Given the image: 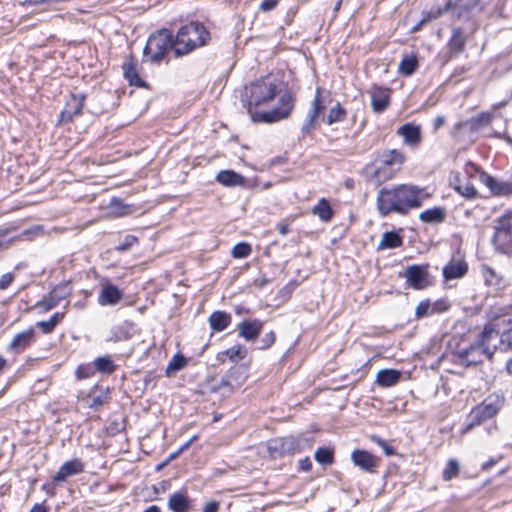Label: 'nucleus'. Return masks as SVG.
<instances>
[{"label": "nucleus", "mask_w": 512, "mask_h": 512, "mask_svg": "<svg viewBox=\"0 0 512 512\" xmlns=\"http://www.w3.org/2000/svg\"><path fill=\"white\" fill-rule=\"evenodd\" d=\"M224 354L228 356L232 362H237L247 356V349L243 345L237 344L225 350Z\"/></svg>", "instance_id": "obj_42"}, {"label": "nucleus", "mask_w": 512, "mask_h": 512, "mask_svg": "<svg viewBox=\"0 0 512 512\" xmlns=\"http://www.w3.org/2000/svg\"><path fill=\"white\" fill-rule=\"evenodd\" d=\"M89 397L91 399L89 407L97 410L99 407H101L108 401L109 390L95 386L94 388L91 389Z\"/></svg>", "instance_id": "obj_32"}, {"label": "nucleus", "mask_w": 512, "mask_h": 512, "mask_svg": "<svg viewBox=\"0 0 512 512\" xmlns=\"http://www.w3.org/2000/svg\"><path fill=\"white\" fill-rule=\"evenodd\" d=\"M132 337L131 334V324L129 323H122L113 325L109 333L106 337V342L109 343H117L121 341H127Z\"/></svg>", "instance_id": "obj_22"}, {"label": "nucleus", "mask_w": 512, "mask_h": 512, "mask_svg": "<svg viewBox=\"0 0 512 512\" xmlns=\"http://www.w3.org/2000/svg\"><path fill=\"white\" fill-rule=\"evenodd\" d=\"M248 113L254 122L274 123L287 119L295 106V96L280 90L275 77L266 76L245 87Z\"/></svg>", "instance_id": "obj_1"}, {"label": "nucleus", "mask_w": 512, "mask_h": 512, "mask_svg": "<svg viewBox=\"0 0 512 512\" xmlns=\"http://www.w3.org/2000/svg\"><path fill=\"white\" fill-rule=\"evenodd\" d=\"M371 97V107L373 112L380 114L390 105V89L372 85L368 91Z\"/></svg>", "instance_id": "obj_15"}, {"label": "nucleus", "mask_w": 512, "mask_h": 512, "mask_svg": "<svg viewBox=\"0 0 512 512\" xmlns=\"http://www.w3.org/2000/svg\"><path fill=\"white\" fill-rule=\"evenodd\" d=\"M174 41L170 30L160 29L149 36L143 55L150 62L159 63L170 49L174 51Z\"/></svg>", "instance_id": "obj_6"}, {"label": "nucleus", "mask_w": 512, "mask_h": 512, "mask_svg": "<svg viewBox=\"0 0 512 512\" xmlns=\"http://www.w3.org/2000/svg\"><path fill=\"white\" fill-rule=\"evenodd\" d=\"M495 342H497L496 329L486 325L470 346L455 351L456 361L465 366L481 364L484 359L492 361L497 350Z\"/></svg>", "instance_id": "obj_4"}, {"label": "nucleus", "mask_w": 512, "mask_h": 512, "mask_svg": "<svg viewBox=\"0 0 512 512\" xmlns=\"http://www.w3.org/2000/svg\"><path fill=\"white\" fill-rule=\"evenodd\" d=\"M429 264L424 265H409L405 269L403 277L409 287L415 290H422L430 285L429 281Z\"/></svg>", "instance_id": "obj_10"}, {"label": "nucleus", "mask_w": 512, "mask_h": 512, "mask_svg": "<svg viewBox=\"0 0 512 512\" xmlns=\"http://www.w3.org/2000/svg\"><path fill=\"white\" fill-rule=\"evenodd\" d=\"M369 438L372 442H374L383 449V452L386 456H391L395 454V449L381 437L377 435H370Z\"/></svg>", "instance_id": "obj_51"}, {"label": "nucleus", "mask_w": 512, "mask_h": 512, "mask_svg": "<svg viewBox=\"0 0 512 512\" xmlns=\"http://www.w3.org/2000/svg\"><path fill=\"white\" fill-rule=\"evenodd\" d=\"M218 509L219 503L216 501H211L204 506L202 512H217Z\"/></svg>", "instance_id": "obj_61"}, {"label": "nucleus", "mask_w": 512, "mask_h": 512, "mask_svg": "<svg viewBox=\"0 0 512 512\" xmlns=\"http://www.w3.org/2000/svg\"><path fill=\"white\" fill-rule=\"evenodd\" d=\"M493 114L490 112H481L465 121L458 122L454 127V135L457 136L462 131L477 132L491 124Z\"/></svg>", "instance_id": "obj_12"}, {"label": "nucleus", "mask_w": 512, "mask_h": 512, "mask_svg": "<svg viewBox=\"0 0 512 512\" xmlns=\"http://www.w3.org/2000/svg\"><path fill=\"white\" fill-rule=\"evenodd\" d=\"M123 73L125 79L130 83V85L136 86V87H144L145 82L140 78L136 65L132 62H125L122 66Z\"/></svg>", "instance_id": "obj_31"}, {"label": "nucleus", "mask_w": 512, "mask_h": 512, "mask_svg": "<svg viewBox=\"0 0 512 512\" xmlns=\"http://www.w3.org/2000/svg\"><path fill=\"white\" fill-rule=\"evenodd\" d=\"M123 298V292L115 285L108 284L102 287L98 296V303L102 306L116 305Z\"/></svg>", "instance_id": "obj_21"}, {"label": "nucleus", "mask_w": 512, "mask_h": 512, "mask_svg": "<svg viewBox=\"0 0 512 512\" xmlns=\"http://www.w3.org/2000/svg\"><path fill=\"white\" fill-rule=\"evenodd\" d=\"M168 507L173 512H188L189 499L184 492H176L170 495Z\"/></svg>", "instance_id": "obj_29"}, {"label": "nucleus", "mask_w": 512, "mask_h": 512, "mask_svg": "<svg viewBox=\"0 0 512 512\" xmlns=\"http://www.w3.org/2000/svg\"><path fill=\"white\" fill-rule=\"evenodd\" d=\"M59 303L51 296V293L43 300L37 303V307L41 308L43 311L48 312L55 308Z\"/></svg>", "instance_id": "obj_53"}, {"label": "nucleus", "mask_w": 512, "mask_h": 512, "mask_svg": "<svg viewBox=\"0 0 512 512\" xmlns=\"http://www.w3.org/2000/svg\"><path fill=\"white\" fill-rule=\"evenodd\" d=\"M312 214L323 222H329L333 218L334 211L326 198H321L312 208Z\"/></svg>", "instance_id": "obj_28"}, {"label": "nucleus", "mask_w": 512, "mask_h": 512, "mask_svg": "<svg viewBox=\"0 0 512 512\" xmlns=\"http://www.w3.org/2000/svg\"><path fill=\"white\" fill-rule=\"evenodd\" d=\"M137 243H138V238L136 236L127 234L122 238V240L115 247V249L120 252L128 251Z\"/></svg>", "instance_id": "obj_48"}, {"label": "nucleus", "mask_w": 512, "mask_h": 512, "mask_svg": "<svg viewBox=\"0 0 512 512\" xmlns=\"http://www.w3.org/2000/svg\"><path fill=\"white\" fill-rule=\"evenodd\" d=\"M401 373L394 369H382L377 373L376 382L382 387H391L398 383Z\"/></svg>", "instance_id": "obj_27"}, {"label": "nucleus", "mask_w": 512, "mask_h": 512, "mask_svg": "<svg viewBox=\"0 0 512 512\" xmlns=\"http://www.w3.org/2000/svg\"><path fill=\"white\" fill-rule=\"evenodd\" d=\"M299 469L304 472H309L312 469V462L309 457L299 460Z\"/></svg>", "instance_id": "obj_58"}, {"label": "nucleus", "mask_w": 512, "mask_h": 512, "mask_svg": "<svg viewBox=\"0 0 512 512\" xmlns=\"http://www.w3.org/2000/svg\"><path fill=\"white\" fill-rule=\"evenodd\" d=\"M468 272V264L463 259H451L442 270L446 281L463 278Z\"/></svg>", "instance_id": "obj_19"}, {"label": "nucleus", "mask_w": 512, "mask_h": 512, "mask_svg": "<svg viewBox=\"0 0 512 512\" xmlns=\"http://www.w3.org/2000/svg\"><path fill=\"white\" fill-rule=\"evenodd\" d=\"M252 252V248L250 244L246 242L237 243L231 251V255L233 258L240 259L248 257Z\"/></svg>", "instance_id": "obj_45"}, {"label": "nucleus", "mask_w": 512, "mask_h": 512, "mask_svg": "<svg viewBox=\"0 0 512 512\" xmlns=\"http://www.w3.org/2000/svg\"><path fill=\"white\" fill-rule=\"evenodd\" d=\"M84 471V463L80 459H72L63 463L53 476L54 482H64L67 478L80 474Z\"/></svg>", "instance_id": "obj_18"}, {"label": "nucleus", "mask_w": 512, "mask_h": 512, "mask_svg": "<svg viewBox=\"0 0 512 512\" xmlns=\"http://www.w3.org/2000/svg\"><path fill=\"white\" fill-rule=\"evenodd\" d=\"M36 327H38L44 334H49L53 332L55 329V325L50 322V320L47 321H38L36 323Z\"/></svg>", "instance_id": "obj_55"}, {"label": "nucleus", "mask_w": 512, "mask_h": 512, "mask_svg": "<svg viewBox=\"0 0 512 512\" xmlns=\"http://www.w3.org/2000/svg\"><path fill=\"white\" fill-rule=\"evenodd\" d=\"M43 235V228L40 225H35L25 229L21 234L16 236V240H34L35 238Z\"/></svg>", "instance_id": "obj_44"}, {"label": "nucleus", "mask_w": 512, "mask_h": 512, "mask_svg": "<svg viewBox=\"0 0 512 512\" xmlns=\"http://www.w3.org/2000/svg\"><path fill=\"white\" fill-rule=\"evenodd\" d=\"M496 339V349H499L502 352H508L512 350V327L507 331H504L502 334H499V332L496 330Z\"/></svg>", "instance_id": "obj_38"}, {"label": "nucleus", "mask_w": 512, "mask_h": 512, "mask_svg": "<svg viewBox=\"0 0 512 512\" xmlns=\"http://www.w3.org/2000/svg\"><path fill=\"white\" fill-rule=\"evenodd\" d=\"M29 512H48V509L43 504H35Z\"/></svg>", "instance_id": "obj_64"}, {"label": "nucleus", "mask_w": 512, "mask_h": 512, "mask_svg": "<svg viewBox=\"0 0 512 512\" xmlns=\"http://www.w3.org/2000/svg\"><path fill=\"white\" fill-rule=\"evenodd\" d=\"M419 219L426 223H440L445 219V211L441 207L427 209L419 214Z\"/></svg>", "instance_id": "obj_35"}, {"label": "nucleus", "mask_w": 512, "mask_h": 512, "mask_svg": "<svg viewBox=\"0 0 512 512\" xmlns=\"http://www.w3.org/2000/svg\"><path fill=\"white\" fill-rule=\"evenodd\" d=\"M504 398L498 394H491L485 400L475 406L468 415L469 423L464 432H468L475 426L493 418L503 406Z\"/></svg>", "instance_id": "obj_7"}, {"label": "nucleus", "mask_w": 512, "mask_h": 512, "mask_svg": "<svg viewBox=\"0 0 512 512\" xmlns=\"http://www.w3.org/2000/svg\"><path fill=\"white\" fill-rule=\"evenodd\" d=\"M479 180L493 195L508 196L512 194V181L497 179L484 171L479 172Z\"/></svg>", "instance_id": "obj_14"}, {"label": "nucleus", "mask_w": 512, "mask_h": 512, "mask_svg": "<svg viewBox=\"0 0 512 512\" xmlns=\"http://www.w3.org/2000/svg\"><path fill=\"white\" fill-rule=\"evenodd\" d=\"M482 275L484 281L489 286H494L497 289L501 290L505 286L504 279L496 273L495 270L490 268L489 266L482 267Z\"/></svg>", "instance_id": "obj_36"}, {"label": "nucleus", "mask_w": 512, "mask_h": 512, "mask_svg": "<svg viewBox=\"0 0 512 512\" xmlns=\"http://www.w3.org/2000/svg\"><path fill=\"white\" fill-rule=\"evenodd\" d=\"M94 366H91L89 364L87 365H79L76 370H75V375L77 377V379L79 380H82V379H87V378H90L94 375Z\"/></svg>", "instance_id": "obj_50"}, {"label": "nucleus", "mask_w": 512, "mask_h": 512, "mask_svg": "<svg viewBox=\"0 0 512 512\" xmlns=\"http://www.w3.org/2000/svg\"><path fill=\"white\" fill-rule=\"evenodd\" d=\"M84 101L85 95L71 94L59 115L60 122L68 123L71 122L75 116H78L82 112Z\"/></svg>", "instance_id": "obj_16"}, {"label": "nucleus", "mask_w": 512, "mask_h": 512, "mask_svg": "<svg viewBox=\"0 0 512 512\" xmlns=\"http://www.w3.org/2000/svg\"><path fill=\"white\" fill-rule=\"evenodd\" d=\"M279 3V0H263L259 5V10L268 12L273 10Z\"/></svg>", "instance_id": "obj_56"}, {"label": "nucleus", "mask_w": 512, "mask_h": 512, "mask_svg": "<svg viewBox=\"0 0 512 512\" xmlns=\"http://www.w3.org/2000/svg\"><path fill=\"white\" fill-rule=\"evenodd\" d=\"M268 450L270 456L276 459L285 454L293 455L300 452L301 449L299 441L295 437L286 436L270 440L268 442Z\"/></svg>", "instance_id": "obj_11"}, {"label": "nucleus", "mask_w": 512, "mask_h": 512, "mask_svg": "<svg viewBox=\"0 0 512 512\" xmlns=\"http://www.w3.org/2000/svg\"><path fill=\"white\" fill-rule=\"evenodd\" d=\"M315 460L321 465H331L334 462V452L326 447H319L314 454Z\"/></svg>", "instance_id": "obj_40"}, {"label": "nucleus", "mask_w": 512, "mask_h": 512, "mask_svg": "<svg viewBox=\"0 0 512 512\" xmlns=\"http://www.w3.org/2000/svg\"><path fill=\"white\" fill-rule=\"evenodd\" d=\"M35 338V329L30 327L29 329L16 334L9 343L7 349L16 353H20L28 346H30L35 341Z\"/></svg>", "instance_id": "obj_20"}, {"label": "nucleus", "mask_w": 512, "mask_h": 512, "mask_svg": "<svg viewBox=\"0 0 512 512\" xmlns=\"http://www.w3.org/2000/svg\"><path fill=\"white\" fill-rule=\"evenodd\" d=\"M216 181L226 187L243 186L245 184V178L233 170H222L218 172Z\"/></svg>", "instance_id": "obj_23"}, {"label": "nucleus", "mask_w": 512, "mask_h": 512, "mask_svg": "<svg viewBox=\"0 0 512 512\" xmlns=\"http://www.w3.org/2000/svg\"><path fill=\"white\" fill-rule=\"evenodd\" d=\"M455 190L468 199L475 198L477 195V190L469 181L459 182V184L455 186Z\"/></svg>", "instance_id": "obj_43"}, {"label": "nucleus", "mask_w": 512, "mask_h": 512, "mask_svg": "<svg viewBox=\"0 0 512 512\" xmlns=\"http://www.w3.org/2000/svg\"><path fill=\"white\" fill-rule=\"evenodd\" d=\"M403 152L396 149H385L378 152L374 160L364 167L367 181L381 185L396 176L405 162Z\"/></svg>", "instance_id": "obj_3"}, {"label": "nucleus", "mask_w": 512, "mask_h": 512, "mask_svg": "<svg viewBox=\"0 0 512 512\" xmlns=\"http://www.w3.org/2000/svg\"><path fill=\"white\" fill-rule=\"evenodd\" d=\"M50 293L51 296L60 303L61 300L66 299L70 295V288L67 284L58 285Z\"/></svg>", "instance_id": "obj_49"}, {"label": "nucleus", "mask_w": 512, "mask_h": 512, "mask_svg": "<svg viewBox=\"0 0 512 512\" xmlns=\"http://www.w3.org/2000/svg\"><path fill=\"white\" fill-rule=\"evenodd\" d=\"M397 134L402 136L404 142L408 145L414 146L420 142V127L414 124H404L398 128Z\"/></svg>", "instance_id": "obj_24"}, {"label": "nucleus", "mask_w": 512, "mask_h": 512, "mask_svg": "<svg viewBox=\"0 0 512 512\" xmlns=\"http://www.w3.org/2000/svg\"><path fill=\"white\" fill-rule=\"evenodd\" d=\"M429 197L426 188L413 184H399L380 189L376 202L382 216L391 213L406 215L410 210L419 208Z\"/></svg>", "instance_id": "obj_2"}, {"label": "nucleus", "mask_w": 512, "mask_h": 512, "mask_svg": "<svg viewBox=\"0 0 512 512\" xmlns=\"http://www.w3.org/2000/svg\"><path fill=\"white\" fill-rule=\"evenodd\" d=\"M94 370L102 374H111L116 370V364L108 355L97 357L93 362Z\"/></svg>", "instance_id": "obj_34"}, {"label": "nucleus", "mask_w": 512, "mask_h": 512, "mask_svg": "<svg viewBox=\"0 0 512 512\" xmlns=\"http://www.w3.org/2000/svg\"><path fill=\"white\" fill-rule=\"evenodd\" d=\"M492 243L497 251L512 253V211H507L496 219Z\"/></svg>", "instance_id": "obj_8"}, {"label": "nucleus", "mask_w": 512, "mask_h": 512, "mask_svg": "<svg viewBox=\"0 0 512 512\" xmlns=\"http://www.w3.org/2000/svg\"><path fill=\"white\" fill-rule=\"evenodd\" d=\"M466 36L460 28L453 29L452 36L448 42V49L451 56L458 55L464 51Z\"/></svg>", "instance_id": "obj_26"}, {"label": "nucleus", "mask_w": 512, "mask_h": 512, "mask_svg": "<svg viewBox=\"0 0 512 512\" xmlns=\"http://www.w3.org/2000/svg\"><path fill=\"white\" fill-rule=\"evenodd\" d=\"M351 461L363 472L373 474L376 473L381 460L366 450L355 449L351 453Z\"/></svg>", "instance_id": "obj_13"}, {"label": "nucleus", "mask_w": 512, "mask_h": 512, "mask_svg": "<svg viewBox=\"0 0 512 512\" xmlns=\"http://www.w3.org/2000/svg\"><path fill=\"white\" fill-rule=\"evenodd\" d=\"M459 470H460L459 463L454 459H450L447 462L445 469L443 470L442 478L445 481H450L451 479H453L454 477H456L458 475Z\"/></svg>", "instance_id": "obj_46"}, {"label": "nucleus", "mask_w": 512, "mask_h": 512, "mask_svg": "<svg viewBox=\"0 0 512 512\" xmlns=\"http://www.w3.org/2000/svg\"><path fill=\"white\" fill-rule=\"evenodd\" d=\"M403 241L399 234L394 231H386L383 233L377 250L393 249L400 247Z\"/></svg>", "instance_id": "obj_30"}, {"label": "nucleus", "mask_w": 512, "mask_h": 512, "mask_svg": "<svg viewBox=\"0 0 512 512\" xmlns=\"http://www.w3.org/2000/svg\"><path fill=\"white\" fill-rule=\"evenodd\" d=\"M277 229L282 236L287 235L290 231L289 222L287 220H282L277 224Z\"/></svg>", "instance_id": "obj_60"}, {"label": "nucleus", "mask_w": 512, "mask_h": 512, "mask_svg": "<svg viewBox=\"0 0 512 512\" xmlns=\"http://www.w3.org/2000/svg\"><path fill=\"white\" fill-rule=\"evenodd\" d=\"M174 39V54L180 57L206 45L210 33L202 23L191 21L180 27Z\"/></svg>", "instance_id": "obj_5"}, {"label": "nucleus", "mask_w": 512, "mask_h": 512, "mask_svg": "<svg viewBox=\"0 0 512 512\" xmlns=\"http://www.w3.org/2000/svg\"><path fill=\"white\" fill-rule=\"evenodd\" d=\"M264 323L260 319H246L237 326L238 336L246 342H254L260 335Z\"/></svg>", "instance_id": "obj_17"}, {"label": "nucleus", "mask_w": 512, "mask_h": 512, "mask_svg": "<svg viewBox=\"0 0 512 512\" xmlns=\"http://www.w3.org/2000/svg\"><path fill=\"white\" fill-rule=\"evenodd\" d=\"M14 280V275L12 273H5L0 278V289H7Z\"/></svg>", "instance_id": "obj_57"}, {"label": "nucleus", "mask_w": 512, "mask_h": 512, "mask_svg": "<svg viewBox=\"0 0 512 512\" xmlns=\"http://www.w3.org/2000/svg\"><path fill=\"white\" fill-rule=\"evenodd\" d=\"M197 439V435H194L193 437H191L185 444H183L179 450L177 451L176 454H179V453H182L183 451H185L186 449H188L191 444Z\"/></svg>", "instance_id": "obj_62"}, {"label": "nucleus", "mask_w": 512, "mask_h": 512, "mask_svg": "<svg viewBox=\"0 0 512 512\" xmlns=\"http://www.w3.org/2000/svg\"><path fill=\"white\" fill-rule=\"evenodd\" d=\"M418 66L416 55H404L398 65V72L403 76H411L417 70Z\"/></svg>", "instance_id": "obj_33"}, {"label": "nucleus", "mask_w": 512, "mask_h": 512, "mask_svg": "<svg viewBox=\"0 0 512 512\" xmlns=\"http://www.w3.org/2000/svg\"><path fill=\"white\" fill-rule=\"evenodd\" d=\"M320 114L313 111L312 109L309 110L302 126L301 131L303 134H308L315 126V123L317 119L319 118Z\"/></svg>", "instance_id": "obj_47"}, {"label": "nucleus", "mask_w": 512, "mask_h": 512, "mask_svg": "<svg viewBox=\"0 0 512 512\" xmlns=\"http://www.w3.org/2000/svg\"><path fill=\"white\" fill-rule=\"evenodd\" d=\"M346 117V110L343 106L338 102L335 106H333L327 115L326 123L328 125H332L337 122H342Z\"/></svg>", "instance_id": "obj_39"}, {"label": "nucleus", "mask_w": 512, "mask_h": 512, "mask_svg": "<svg viewBox=\"0 0 512 512\" xmlns=\"http://www.w3.org/2000/svg\"><path fill=\"white\" fill-rule=\"evenodd\" d=\"M276 340V335L273 330L266 333L260 340L261 345L259 346L260 349H268L270 348Z\"/></svg>", "instance_id": "obj_54"}, {"label": "nucleus", "mask_w": 512, "mask_h": 512, "mask_svg": "<svg viewBox=\"0 0 512 512\" xmlns=\"http://www.w3.org/2000/svg\"><path fill=\"white\" fill-rule=\"evenodd\" d=\"M16 230V226L0 228V249H7L16 240V236L12 235Z\"/></svg>", "instance_id": "obj_41"}, {"label": "nucleus", "mask_w": 512, "mask_h": 512, "mask_svg": "<svg viewBox=\"0 0 512 512\" xmlns=\"http://www.w3.org/2000/svg\"><path fill=\"white\" fill-rule=\"evenodd\" d=\"M209 325L213 331L221 332L231 323V315L225 311H214L208 318Z\"/></svg>", "instance_id": "obj_25"}, {"label": "nucleus", "mask_w": 512, "mask_h": 512, "mask_svg": "<svg viewBox=\"0 0 512 512\" xmlns=\"http://www.w3.org/2000/svg\"><path fill=\"white\" fill-rule=\"evenodd\" d=\"M428 309H429V303L420 302L416 307L415 314L418 317H422L427 314Z\"/></svg>", "instance_id": "obj_59"}, {"label": "nucleus", "mask_w": 512, "mask_h": 512, "mask_svg": "<svg viewBox=\"0 0 512 512\" xmlns=\"http://www.w3.org/2000/svg\"><path fill=\"white\" fill-rule=\"evenodd\" d=\"M321 93H322V89L320 87H318L316 89V93H315V96H314V99L312 101L311 108H310L313 111L317 112L318 114H321L325 109V106L322 101Z\"/></svg>", "instance_id": "obj_52"}, {"label": "nucleus", "mask_w": 512, "mask_h": 512, "mask_svg": "<svg viewBox=\"0 0 512 512\" xmlns=\"http://www.w3.org/2000/svg\"><path fill=\"white\" fill-rule=\"evenodd\" d=\"M480 0H446V3L443 7L432 8L427 13H423L422 19L418 22V24L413 28V31L419 30L420 27L430 22L431 20L439 18L445 12L451 9H458V16L461 15V12H468L479 4Z\"/></svg>", "instance_id": "obj_9"}, {"label": "nucleus", "mask_w": 512, "mask_h": 512, "mask_svg": "<svg viewBox=\"0 0 512 512\" xmlns=\"http://www.w3.org/2000/svg\"><path fill=\"white\" fill-rule=\"evenodd\" d=\"M63 315H64L63 313H59V312L54 313V314L50 317V319H49V320H50V322H51L52 324H54L55 326H57V325L59 324V322L62 320Z\"/></svg>", "instance_id": "obj_63"}, {"label": "nucleus", "mask_w": 512, "mask_h": 512, "mask_svg": "<svg viewBox=\"0 0 512 512\" xmlns=\"http://www.w3.org/2000/svg\"><path fill=\"white\" fill-rule=\"evenodd\" d=\"M187 363L188 361L186 357L179 353L175 354L166 367V376L170 377L174 375L176 372L182 370L187 365Z\"/></svg>", "instance_id": "obj_37"}]
</instances>
